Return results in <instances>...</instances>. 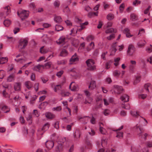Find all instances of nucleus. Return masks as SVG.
<instances>
[{
  "label": "nucleus",
  "instance_id": "f257e3e1",
  "mask_svg": "<svg viewBox=\"0 0 152 152\" xmlns=\"http://www.w3.org/2000/svg\"><path fill=\"white\" fill-rule=\"evenodd\" d=\"M51 64L52 63L51 62H48L43 65L39 64L35 66L33 69L34 71L41 72L43 69L50 68Z\"/></svg>",
  "mask_w": 152,
  "mask_h": 152
},
{
  "label": "nucleus",
  "instance_id": "f03ea898",
  "mask_svg": "<svg viewBox=\"0 0 152 152\" xmlns=\"http://www.w3.org/2000/svg\"><path fill=\"white\" fill-rule=\"evenodd\" d=\"M75 21L76 22L79 23L80 26L79 28H77V27H75L72 29L71 30V32L72 34H76L77 31H80L85 28V27L83 26V25H81L82 20L78 17H76Z\"/></svg>",
  "mask_w": 152,
  "mask_h": 152
},
{
  "label": "nucleus",
  "instance_id": "7ed1b4c3",
  "mask_svg": "<svg viewBox=\"0 0 152 152\" xmlns=\"http://www.w3.org/2000/svg\"><path fill=\"white\" fill-rule=\"evenodd\" d=\"M17 14L22 20L27 18L28 16V12L26 10H23L21 11H18L17 12Z\"/></svg>",
  "mask_w": 152,
  "mask_h": 152
},
{
  "label": "nucleus",
  "instance_id": "20e7f679",
  "mask_svg": "<svg viewBox=\"0 0 152 152\" xmlns=\"http://www.w3.org/2000/svg\"><path fill=\"white\" fill-rule=\"evenodd\" d=\"M86 63L88 66V69L93 70L95 69L94 61L91 59H88L86 61Z\"/></svg>",
  "mask_w": 152,
  "mask_h": 152
},
{
  "label": "nucleus",
  "instance_id": "39448f33",
  "mask_svg": "<svg viewBox=\"0 0 152 152\" xmlns=\"http://www.w3.org/2000/svg\"><path fill=\"white\" fill-rule=\"evenodd\" d=\"M135 127L137 129H139L141 132L140 133L138 134V136L140 137L141 138L145 140L147 139V137L148 135V134L146 133H145L143 134H142V129L140 127V125L137 124Z\"/></svg>",
  "mask_w": 152,
  "mask_h": 152
},
{
  "label": "nucleus",
  "instance_id": "423d86ee",
  "mask_svg": "<svg viewBox=\"0 0 152 152\" xmlns=\"http://www.w3.org/2000/svg\"><path fill=\"white\" fill-rule=\"evenodd\" d=\"M77 118L78 120L82 122L83 124H87L90 119V117L86 116L83 117L78 116Z\"/></svg>",
  "mask_w": 152,
  "mask_h": 152
},
{
  "label": "nucleus",
  "instance_id": "0eeeda50",
  "mask_svg": "<svg viewBox=\"0 0 152 152\" xmlns=\"http://www.w3.org/2000/svg\"><path fill=\"white\" fill-rule=\"evenodd\" d=\"M28 43V41L26 39H21L19 42V47L21 49L24 48L27 45Z\"/></svg>",
  "mask_w": 152,
  "mask_h": 152
},
{
  "label": "nucleus",
  "instance_id": "6e6552de",
  "mask_svg": "<svg viewBox=\"0 0 152 152\" xmlns=\"http://www.w3.org/2000/svg\"><path fill=\"white\" fill-rule=\"evenodd\" d=\"M49 126L50 124L48 123H46L42 129H39L38 130V134L39 135H42L44 132L48 129Z\"/></svg>",
  "mask_w": 152,
  "mask_h": 152
},
{
  "label": "nucleus",
  "instance_id": "1a4fd4ad",
  "mask_svg": "<svg viewBox=\"0 0 152 152\" xmlns=\"http://www.w3.org/2000/svg\"><path fill=\"white\" fill-rule=\"evenodd\" d=\"M97 104L95 107V110H97L102 107L103 101L101 96H99L96 99Z\"/></svg>",
  "mask_w": 152,
  "mask_h": 152
},
{
  "label": "nucleus",
  "instance_id": "9d476101",
  "mask_svg": "<svg viewBox=\"0 0 152 152\" xmlns=\"http://www.w3.org/2000/svg\"><path fill=\"white\" fill-rule=\"evenodd\" d=\"M84 93L87 96V97L85 99L84 103L87 104V103L91 104L92 101V98L90 97V93L87 90L85 91Z\"/></svg>",
  "mask_w": 152,
  "mask_h": 152
},
{
  "label": "nucleus",
  "instance_id": "9b49d317",
  "mask_svg": "<svg viewBox=\"0 0 152 152\" xmlns=\"http://www.w3.org/2000/svg\"><path fill=\"white\" fill-rule=\"evenodd\" d=\"M123 90V88L121 86H119L117 85H114V86L113 91L114 93L115 94H120L122 92Z\"/></svg>",
  "mask_w": 152,
  "mask_h": 152
},
{
  "label": "nucleus",
  "instance_id": "f8f14e48",
  "mask_svg": "<svg viewBox=\"0 0 152 152\" xmlns=\"http://www.w3.org/2000/svg\"><path fill=\"white\" fill-rule=\"evenodd\" d=\"M78 60L79 59L77 55L75 54L70 59L69 64H75L78 61Z\"/></svg>",
  "mask_w": 152,
  "mask_h": 152
},
{
  "label": "nucleus",
  "instance_id": "ddd939ff",
  "mask_svg": "<svg viewBox=\"0 0 152 152\" xmlns=\"http://www.w3.org/2000/svg\"><path fill=\"white\" fill-rule=\"evenodd\" d=\"M144 88L146 93L152 92V85L150 83H146L144 85Z\"/></svg>",
  "mask_w": 152,
  "mask_h": 152
},
{
  "label": "nucleus",
  "instance_id": "4468645a",
  "mask_svg": "<svg viewBox=\"0 0 152 152\" xmlns=\"http://www.w3.org/2000/svg\"><path fill=\"white\" fill-rule=\"evenodd\" d=\"M124 126L123 125L121 126L118 129L114 130L116 132L117 135L116 137L118 138H121L123 137V132H120V131L123 128Z\"/></svg>",
  "mask_w": 152,
  "mask_h": 152
},
{
  "label": "nucleus",
  "instance_id": "2eb2a0df",
  "mask_svg": "<svg viewBox=\"0 0 152 152\" xmlns=\"http://www.w3.org/2000/svg\"><path fill=\"white\" fill-rule=\"evenodd\" d=\"M70 89L72 91H77L78 90V86L74 82H72L70 86Z\"/></svg>",
  "mask_w": 152,
  "mask_h": 152
},
{
  "label": "nucleus",
  "instance_id": "dca6fc26",
  "mask_svg": "<svg viewBox=\"0 0 152 152\" xmlns=\"http://www.w3.org/2000/svg\"><path fill=\"white\" fill-rule=\"evenodd\" d=\"M134 48L132 45H129L127 51L128 54L130 56H132L134 52Z\"/></svg>",
  "mask_w": 152,
  "mask_h": 152
},
{
  "label": "nucleus",
  "instance_id": "f3484780",
  "mask_svg": "<svg viewBox=\"0 0 152 152\" xmlns=\"http://www.w3.org/2000/svg\"><path fill=\"white\" fill-rule=\"evenodd\" d=\"M21 83L20 82H16L14 84V88L15 91H20L21 88Z\"/></svg>",
  "mask_w": 152,
  "mask_h": 152
},
{
  "label": "nucleus",
  "instance_id": "a211bd4d",
  "mask_svg": "<svg viewBox=\"0 0 152 152\" xmlns=\"http://www.w3.org/2000/svg\"><path fill=\"white\" fill-rule=\"evenodd\" d=\"M136 62L135 61L131 60L130 61V64L129 65V68L130 71L132 72L133 71L135 66L136 65Z\"/></svg>",
  "mask_w": 152,
  "mask_h": 152
},
{
  "label": "nucleus",
  "instance_id": "6ab92c4d",
  "mask_svg": "<svg viewBox=\"0 0 152 152\" xmlns=\"http://www.w3.org/2000/svg\"><path fill=\"white\" fill-rule=\"evenodd\" d=\"M136 62L135 61L131 60L130 61V64L129 65V68L130 71L132 72L133 71L135 66L136 65Z\"/></svg>",
  "mask_w": 152,
  "mask_h": 152
},
{
  "label": "nucleus",
  "instance_id": "aec40b11",
  "mask_svg": "<svg viewBox=\"0 0 152 152\" xmlns=\"http://www.w3.org/2000/svg\"><path fill=\"white\" fill-rule=\"evenodd\" d=\"M121 99L124 102H126L129 101V96L127 94H124L121 97Z\"/></svg>",
  "mask_w": 152,
  "mask_h": 152
},
{
  "label": "nucleus",
  "instance_id": "412c9836",
  "mask_svg": "<svg viewBox=\"0 0 152 152\" xmlns=\"http://www.w3.org/2000/svg\"><path fill=\"white\" fill-rule=\"evenodd\" d=\"M46 145L48 149H50L53 146L54 143L52 141H47L46 142Z\"/></svg>",
  "mask_w": 152,
  "mask_h": 152
},
{
  "label": "nucleus",
  "instance_id": "4be33fe9",
  "mask_svg": "<svg viewBox=\"0 0 152 152\" xmlns=\"http://www.w3.org/2000/svg\"><path fill=\"white\" fill-rule=\"evenodd\" d=\"M67 41V39L66 38L64 37H62L59 39L58 41L57 42V43L59 44H64Z\"/></svg>",
  "mask_w": 152,
  "mask_h": 152
},
{
  "label": "nucleus",
  "instance_id": "5701e85b",
  "mask_svg": "<svg viewBox=\"0 0 152 152\" xmlns=\"http://www.w3.org/2000/svg\"><path fill=\"white\" fill-rule=\"evenodd\" d=\"M124 33L126 34V37H130L133 36V35H131L130 33V30L128 28H126L123 31Z\"/></svg>",
  "mask_w": 152,
  "mask_h": 152
},
{
  "label": "nucleus",
  "instance_id": "b1692460",
  "mask_svg": "<svg viewBox=\"0 0 152 152\" xmlns=\"http://www.w3.org/2000/svg\"><path fill=\"white\" fill-rule=\"evenodd\" d=\"M64 142L60 143H59L57 147L56 148V152H61L63 150V145Z\"/></svg>",
  "mask_w": 152,
  "mask_h": 152
},
{
  "label": "nucleus",
  "instance_id": "393cba45",
  "mask_svg": "<svg viewBox=\"0 0 152 152\" xmlns=\"http://www.w3.org/2000/svg\"><path fill=\"white\" fill-rule=\"evenodd\" d=\"M21 55L20 54H18L17 55L16 57V58L15 59V61L17 62H20V63H22L23 62H24L26 61L25 58H18Z\"/></svg>",
  "mask_w": 152,
  "mask_h": 152
},
{
  "label": "nucleus",
  "instance_id": "a878e982",
  "mask_svg": "<svg viewBox=\"0 0 152 152\" xmlns=\"http://www.w3.org/2000/svg\"><path fill=\"white\" fill-rule=\"evenodd\" d=\"M117 43V42H115L112 45V50L110 54L111 55H113L117 50V49L116 48Z\"/></svg>",
  "mask_w": 152,
  "mask_h": 152
},
{
  "label": "nucleus",
  "instance_id": "bb28decb",
  "mask_svg": "<svg viewBox=\"0 0 152 152\" xmlns=\"http://www.w3.org/2000/svg\"><path fill=\"white\" fill-rule=\"evenodd\" d=\"M0 108L4 113H7L9 111V109L6 105H0Z\"/></svg>",
  "mask_w": 152,
  "mask_h": 152
},
{
  "label": "nucleus",
  "instance_id": "cd10ccee",
  "mask_svg": "<svg viewBox=\"0 0 152 152\" xmlns=\"http://www.w3.org/2000/svg\"><path fill=\"white\" fill-rule=\"evenodd\" d=\"M96 87L95 82L94 80H91L90 83L88 88L91 90L94 89Z\"/></svg>",
  "mask_w": 152,
  "mask_h": 152
},
{
  "label": "nucleus",
  "instance_id": "c85d7f7f",
  "mask_svg": "<svg viewBox=\"0 0 152 152\" xmlns=\"http://www.w3.org/2000/svg\"><path fill=\"white\" fill-rule=\"evenodd\" d=\"M80 135L81 133L80 130L79 129H77L74 134V137L75 138L77 139L80 137Z\"/></svg>",
  "mask_w": 152,
  "mask_h": 152
},
{
  "label": "nucleus",
  "instance_id": "c756f323",
  "mask_svg": "<svg viewBox=\"0 0 152 152\" xmlns=\"http://www.w3.org/2000/svg\"><path fill=\"white\" fill-rule=\"evenodd\" d=\"M46 117L48 119H53L55 117V115L50 112H47L45 113Z\"/></svg>",
  "mask_w": 152,
  "mask_h": 152
},
{
  "label": "nucleus",
  "instance_id": "7c9ffc66",
  "mask_svg": "<svg viewBox=\"0 0 152 152\" xmlns=\"http://www.w3.org/2000/svg\"><path fill=\"white\" fill-rule=\"evenodd\" d=\"M54 21L58 23H60L62 21V19L60 16H56L54 18Z\"/></svg>",
  "mask_w": 152,
  "mask_h": 152
},
{
  "label": "nucleus",
  "instance_id": "2f4dec72",
  "mask_svg": "<svg viewBox=\"0 0 152 152\" xmlns=\"http://www.w3.org/2000/svg\"><path fill=\"white\" fill-rule=\"evenodd\" d=\"M131 19L132 21H136L138 20V16L134 13L131 14L130 15Z\"/></svg>",
  "mask_w": 152,
  "mask_h": 152
},
{
  "label": "nucleus",
  "instance_id": "473e14b6",
  "mask_svg": "<svg viewBox=\"0 0 152 152\" xmlns=\"http://www.w3.org/2000/svg\"><path fill=\"white\" fill-rule=\"evenodd\" d=\"M15 79V75L12 74L10 75L7 79V81L9 82H11L14 81Z\"/></svg>",
  "mask_w": 152,
  "mask_h": 152
},
{
  "label": "nucleus",
  "instance_id": "72a5a7b5",
  "mask_svg": "<svg viewBox=\"0 0 152 152\" xmlns=\"http://www.w3.org/2000/svg\"><path fill=\"white\" fill-rule=\"evenodd\" d=\"M146 43V42L144 40L143 41L141 40L137 44L139 47L141 48L144 46Z\"/></svg>",
  "mask_w": 152,
  "mask_h": 152
},
{
  "label": "nucleus",
  "instance_id": "f704fd0d",
  "mask_svg": "<svg viewBox=\"0 0 152 152\" xmlns=\"http://www.w3.org/2000/svg\"><path fill=\"white\" fill-rule=\"evenodd\" d=\"M11 23L10 20L6 19L4 20V24L5 26L8 27L10 25Z\"/></svg>",
  "mask_w": 152,
  "mask_h": 152
},
{
  "label": "nucleus",
  "instance_id": "c9c22d12",
  "mask_svg": "<svg viewBox=\"0 0 152 152\" xmlns=\"http://www.w3.org/2000/svg\"><path fill=\"white\" fill-rule=\"evenodd\" d=\"M69 93L64 90H62L61 91V95L62 96L66 97L69 96Z\"/></svg>",
  "mask_w": 152,
  "mask_h": 152
},
{
  "label": "nucleus",
  "instance_id": "e433bc0d",
  "mask_svg": "<svg viewBox=\"0 0 152 152\" xmlns=\"http://www.w3.org/2000/svg\"><path fill=\"white\" fill-rule=\"evenodd\" d=\"M49 51L48 49H44V47H42L40 49V52L42 54H45Z\"/></svg>",
  "mask_w": 152,
  "mask_h": 152
},
{
  "label": "nucleus",
  "instance_id": "4c0bfd02",
  "mask_svg": "<svg viewBox=\"0 0 152 152\" xmlns=\"http://www.w3.org/2000/svg\"><path fill=\"white\" fill-rule=\"evenodd\" d=\"M116 31V30L113 28H111L107 29L105 31V33L106 34L111 33L112 32L115 33Z\"/></svg>",
  "mask_w": 152,
  "mask_h": 152
},
{
  "label": "nucleus",
  "instance_id": "58836bf2",
  "mask_svg": "<svg viewBox=\"0 0 152 152\" xmlns=\"http://www.w3.org/2000/svg\"><path fill=\"white\" fill-rule=\"evenodd\" d=\"M94 42H91L87 48V50L88 51H90L91 49L94 48Z\"/></svg>",
  "mask_w": 152,
  "mask_h": 152
},
{
  "label": "nucleus",
  "instance_id": "ea45409f",
  "mask_svg": "<svg viewBox=\"0 0 152 152\" xmlns=\"http://www.w3.org/2000/svg\"><path fill=\"white\" fill-rule=\"evenodd\" d=\"M7 58L6 57H2L0 58V64H3L7 62Z\"/></svg>",
  "mask_w": 152,
  "mask_h": 152
},
{
  "label": "nucleus",
  "instance_id": "a19ab883",
  "mask_svg": "<svg viewBox=\"0 0 152 152\" xmlns=\"http://www.w3.org/2000/svg\"><path fill=\"white\" fill-rule=\"evenodd\" d=\"M114 18V15L112 13L109 14L107 16V18L108 20H113Z\"/></svg>",
  "mask_w": 152,
  "mask_h": 152
},
{
  "label": "nucleus",
  "instance_id": "79ce46f5",
  "mask_svg": "<svg viewBox=\"0 0 152 152\" xmlns=\"http://www.w3.org/2000/svg\"><path fill=\"white\" fill-rule=\"evenodd\" d=\"M100 127H99V131L100 132L103 134H106L107 131L106 129L101 126V124L100 125Z\"/></svg>",
  "mask_w": 152,
  "mask_h": 152
},
{
  "label": "nucleus",
  "instance_id": "37998d69",
  "mask_svg": "<svg viewBox=\"0 0 152 152\" xmlns=\"http://www.w3.org/2000/svg\"><path fill=\"white\" fill-rule=\"evenodd\" d=\"M97 12H90L88 13V16L90 18H91L94 15L97 16Z\"/></svg>",
  "mask_w": 152,
  "mask_h": 152
},
{
  "label": "nucleus",
  "instance_id": "c03bdc74",
  "mask_svg": "<svg viewBox=\"0 0 152 152\" xmlns=\"http://www.w3.org/2000/svg\"><path fill=\"white\" fill-rule=\"evenodd\" d=\"M26 87L28 89L31 88L32 86L31 83L30 81H27L25 83Z\"/></svg>",
  "mask_w": 152,
  "mask_h": 152
},
{
  "label": "nucleus",
  "instance_id": "a18cd8bd",
  "mask_svg": "<svg viewBox=\"0 0 152 152\" xmlns=\"http://www.w3.org/2000/svg\"><path fill=\"white\" fill-rule=\"evenodd\" d=\"M67 55V51L64 49H63L62 50L60 55L62 56H65Z\"/></svg>",
  "mask_w": 152,
  "mask_h": 152
},
{
  "label": "nucleus",
  "instance_id": "49530a36",
  "mask_svg": "<svg viewBox=\"0 0 152 152\" xmlns=\"http://www.w3.org/2000/svg\"><path fill=\"white\" fill-rule=\"evenodd\" d=\"M140 77L138 76L136 77L134 81V84L135 85L139 83L140 81Z\"/></svg>",
  "mask_w": 152,
  "mask_h": 152
},
{
  "label": "nucleus",
  "instance_id": "de8ad7c7",
  "mask_svg": "<svg viewBox=\"0 0 152 152\" xmlns=\"http://www.w3.org/2000/svg\"><path fill=\"white\" fill-rule=\"evenodd\" d=\"M120 74V72L118 70H115L113 72V74L114 76L116 77H118L119 76Z\"/></svg>",
  "mask_w": 152,
  "mask_h": 152
},
{
  "label": "nucleus",
  "instance_id": "09e8293b",
  "mask_svg": "<svg viewBox=\"0 0 152 152\" xmlns=\"http://www.w3.org/2000/svg\"><path fill=\"white\" fill-rule=\"evenodd\" d=\"M63 12L66 14L70 13V10L68 6H66L64 7L63 10Z\"/></svg>",
  "mask_w": 152,
  "mask_h": 152
},
{
  "label": "nucleus",
  "instance_id": "8fccbe9b",
  "mask_svg": "<svg viewBox=\"0 0 152 152\" xmlns=\"http://www.w3.org/2000/svg\"><path fill=\"white\" fill-rule=\"evenodd\" d=\"M63 27L59 25H57L55 26V29L57 31H59L63 29Z\"/></svg>",
  "mask_w": 152,
  "mask_h": 152
},
{
  "label": "nucleus",
  "instance_id": "3c124183",
  "mask_svg": "<svg viewBox=\"0 0 152 152\" xmlns=\"http://www.w3.org/2000/svg\"><path fill=\"white\" fill-rule=\"evenodd\" d=\"M131 114L134 117H137L139 116V113L137 111H131Z\"/></svg>",
  "mask_w": 152,
  "mask_h": 152
},
{
  "label": "nucleus",
  "instance_id": "603ef678",
  "mask_svg": "<svg viewBox=\"0 0 152 152\" xmlns=\"http://www.w3.org/2000/svg\"><path fill=\"white\" fill-rule=\"evenodd\" d=\"M62 110V108L61 106H58L57 107H53L52 109V110L53 111H60Z\"/></svg>",
  "mask_w": 152,
  "mask_h": 152
},
{
  "label": "nucleus",
  "instance_id": "864d4df0",
  "mask_svg": "<svg viewBox=\"0 0 152 152\" xmlns=\"http://www.w3.org/2000/svg\"><path fill=\"white\" fill-rule=\"evenodd\" d=\"M120 59V58L119 57L115 58L114 59V64L115 66H117L118 65V62Z\"/></svg>",
  "mask_w": 152,
  "mask_h": 152
},
{
  "label": "nucleus",
  "instance_id": "5fc2aeb1",
  "mask_svg": "<svg viewBox=\"0 0 152 152\" xmlns=\"http://www.w3.org/2000/svg\"><path fill=\"white\" fill-rule=\"evenodd\" d=\"M32 118V115L31 113L28 114V115L26 117V120L27 121H30L31 122L30 123H31V120Z\"/></svg>",
  "mask_w": 152,
  "mask_h": 152
},
{
  "label": "nucleus",
  "instance_id": "6e6d98bb",
  "mask_svg": "<svg viewBox=\"0 0 152 152\" xmlns=\"http://www.w3.org/2000/svg\"><path fill=\"white\" fill-rule=\"evenodd\" d=\"M60 2L58 0L55 1L53 3L54 6L55 7H58L60 5Z\"/></svg>",
  "mask_w": 152,
  "mask_h": 152
},
{
  "label": "nucleus",
  "instance_id": "4d7b16f0",
  "mask_svg": "<svg viewBox=\"0 0 152 152\" xmlns=\"http://www.w3.org/2000/svg\"><path fill=\"white\" fill-rule=\"evenodd\" d=\"M5 75V73L4 71L3 70H0V79H2Z\"/></svg>",
  "mask_w": 152,
  "mask_h": 152
},
{
  "label": "nucleus",
  "instance_id": "13d9d810",
  "mask_svg": "<svg viewBox=\"0 0 152 152\" xmlns=\"http://www.w3.org/2000/svg\"><path fill=\"white\" fill-rule=\"evenodd\" d=\"M5 11L6 12L7 15H8L10 12V7L9 6L6 7L5 8Z\"/></svg>",
  "mask_w": 152,
  "mask_h": 152
},
{
  "label": "nucleus",
  "instance_id": "bf43d9fd",
  "mask_svg": "<svg viewBox=\"0 0 152 152\" xmlns=\"http://www.w3.org/2000/svg\"><path fill=\"white\" fill-rule=\"evenodd\" d=\"M86 144L87 146V148H88L90 149L92 147V144L90 141L87 140L86 141Z\"/></svg>",
  "mask_w": 152,
  "mask_h": 152
},
{
  "label": "nucleus",
  "instance_id": "052dcab7",
  "mask_svg": "<svg viewBox=\"0 0 152 152\" xmlns=\"http://www.w3.org/2000/svg\"><path fill=\"white\" fill-rule=\"evenodd\" d=\"M61 85H56L54 88V91L55 92H56L58 90L61 88Z\"/></svg>",
  "mask_w": 152,
  "mask_h": 152
},
{
  "label": "nucleus",
  "instance_id": "680f3d73",
  "mask_svg": "<svg viewBox=\"0 0 152 152\" xmlns=\"http://www.w3.org/2000/svg\"><path fill=\"white\" fill-rule=\"evenodd\" d=\"M107 140L106 139H102L101 141V145L102 147H104L107 144Z\"/></svg>",
  "mask_w": 152,
  "mask_h": 152
},
{
  "label": "nucleus",
  "instance_id": "e2e57ef3",
  "mask_svg": "<svg viewBox=\"0 0 152 152\" xmlns=\"http://www.w3.org/2000/svg\"><path fill=\"white\" fill-rule=\"evenodd\" d=\"M147 96L146 94H140L138 95V97L140 99H144Z\"/></svg>",
  "mask_w": 152,
  "mask_h": 152
},
{
  "label": "nucleus",
  "instance_id": "0e129e2a",
  "mask_svg": "<svg viewBox=\"0 0 152 152\" xmlns=\"http://www.w3.org/2000/svg\"><path fill=\"white\" fill-rule=\"evenodd\" d=\"M66 61L65 60H62L60 61H58L57 62L58 64H63L64 65L66 64Z\"/></svg>",
  "mask_w": 152,
  "mask_h": 152
},
{
  "label": "nucleus",
  "instance_id": "69168bd1",
  "mask_svg": "<svg viewBox=\"0 0 152 152\" xmlns=\"http://www.w3.org/2000/svg\"><path fill=\"white\" fill-rule=\"evenodd\" d=\"M112 63V61L111 60L107 62L106 65V68L107 69H108L110 68V66Z\"/></svg>",
  "mask_w": 152,
  "mask_h": 152
},
{
  "label": "nucleus",
  "instance_id": "338daca9",
  "mask_svg": "<svg viewBox=\"0 0 152 152\" xmlns=\"http://www.w3.org/2000/svg\"><path fill=\"white\" fill-rule=\"evenodd\" d=\"M2 94L3 96L4 97L6 98L10 97L9 94L6 92L5 90H4L3 91Z\"/></svg>",
  "mask_w": 152,
  "mask_h": 152
},
{
  "label": "nucleus",
  "instance_id": "774afa93",
  "mask_svg": "<svg viewBox=\"0 0 152 152\" xmlns=\"http://www.w3.org/2000/svg\"><path fill=\"white\" fill-rule=\"evenodd\" d=\"M146 145L147 147L149 148L152 147V141H148L146 142Z\"/></svg>",
  "mask_w": 152,
  "mask_h": 152
}]
</instances>
